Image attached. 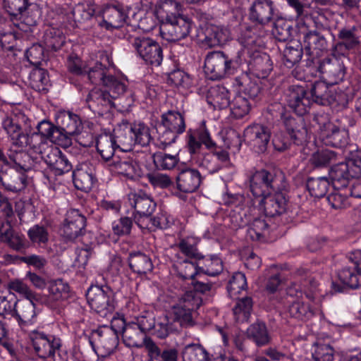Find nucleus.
I'll use <instances>...</instances> for the list:
<instances>
[{
	"instance_id": "nucleus-51",
	"label": "nucleus",
	"mask_w": 361,
	"mask_h": 361,
	"mask_svg": "<svg viewBox=\"0 0 361 361\" xmlns=\"http://www.w3.org/2000/svg\"><path fill=\"white\" fill-rule=\"evenodd\" d=\"M199 269L200 272L211 276H214L219 274L223 271V262L219 257L212 255L204 257L202 260L199 262Z\"/></svg>"
},
{
	"instance_id": "nucleus-52",
	"label": "nucleus",
	"mask_w": 361,
	"mask_h": 361,
	"mask_svg": "<svg viewBox=\"0 0 361 361\" xmlns=\"http://www.w3.org/2000/svg\"><path fill=\"white\" fill-rule=\"evenodd\" d=\"M97 7L91 4H78L75 5L70 15L75 23H82L90 19L96 13Z\"/></svg>"
},
{
	"instance_id": "nucleus-46",
	"label": "nucleus",
	"mask_w": 361,
	"mask_h": 361,
	"mask_svg": "<svg viewBox=\"0 0 361 361\" xmlns=\"http://www.w3.org/2000/svg\"><path fill=\"white\" fill-rule=\"evenodd\" d=\"M96 335L98 336V344L104 350L105 355H109L116 348L118 344V336L115 331L109 328L99 330Z\"/></svg>"
},
{
	"instance_id": "nucleus-64",
	"label": "nucleus",
	"mask_w": 361,
	"mask_h": 361,
	"mask_svg": "<svg viewBox=\"0 0 361 361\" xmlns=\"http://www.w3.org/2000/svg\"><path fill=\"white\" fill-rule=\"evenodd\" d=\"M246 287L247 281L245 274L241 272H235L229 281L227 289L230 296L234 297L241 290H245Z\"/></svg>"
},
{
	"instance_id": "nucleus-19",
	"label": "nucleus",
	"mask_w": 361,
	"mask_h": 361,
	"mask_svg": "<svg viewBox=\"0 0 361 361\" xmlns=\"http://www.w3.org/2000/svg\"><path fill=\"white\" fill-rule=\"evenodd\" d=\"M273 192L261 197L259 202V210L268 216L280 215L286 209V200L283 194L277 190Z\"/></svg>"
},
{
	"instance_id": "nucleus-56",
	"label": "nucleus",
	"mask_w": 361,
	"mask_h": 361,
	"mask_svg": "<svg viewBox=\"0 0 361 361\" xmlns=\"http://www.w3.org/2000/svg\"><path fill=\"white\" fill-rule=\"evenodd\" d=\"M49 82L47 73L44 69L33 70L30 74V85L37 92H47Z\"/></svg>"
},
{
	"instance_id": "nucleus-41",
	"label": "nucleus",
	"mask_w": 361,
	"mask_h": 361,
	"mask_svg": "<svg viewBox=\"0 0 361 361\" xmlns=\"http://www.w3.org/2000/svg\"><path fill=\"white\" fill-rule=\"evenodd\" d=\"M131 123L123 121L114 129V135L119 147H123V150H129L134 145L133 134Z\"/></svg>"
},
{
	"instance_id": "nucleus-63",
	"label": "nucleus",
	"mask_w": 361,
	"mask_h": 361,
	"mask_svg": "<svg viewBox=\"0 0 361 361\" xmlns=\"http://www.w3.org/2000/svg\"><path fill=\"white\" fill-rule=\"evenodd\" d=\"M272 33L277 40L285 42L291 36V25L284 19L278 18L274 23Z\"/></svg>"
},
{
	"instance_id": "nucleus-18",
	"label": "nucleus",
	"mask_w": 361,
	"mask_h": 361,
	"mask_svg": "<svg viewBox=\"0 0 361 361\" xmlns=\"http://www.w3.org/2000/svg\"><path fill=\"white\" fill-rule=\"evenodd\" d=\"M0 182L4 188L11 192H19L27 185L25 172L8 166L0 170Z\"/></svg>"
},
{
	"instance_id": "nucleus-17",
	"label": "nucleus",
	"mask_w": 361,
	"mask_h": 361,
	"mask_svg": "<svg viewBox=\"0 0 361 361\" xmlns=\"http://www.w3.org/2000/svg\"><path fill=\"white\" fill-rule=\"evenodd\" d=\"M244 136L248 145L257 153H263L270 141L269 129L261 124H252L247 126L244 131Z\"/></svg>"
},
{
	"instance_id": "nucleus-54",
	"label": "nucleus",
	"mask_w": 361,
	"mask_h": 361,
	"mask_svg": "<svg viewBox=\"0 0 361 361\" xmlns=\"http://www.w3.org/2000/svg\"><path fill=\"white\" fill-rule=\"evenodd\" d=\"M182 357L183 361H209L206 350L199 344L185 346Z\"/></svg>"
},
{
	"instance_id": "nucleus-30",
	"label": "nucleus",
	"mask_w": 361,
	"mask_h": 361,
	"mask_svg": "<svg viewBox=\"0 0 361 361\" xmlns=\"http://www.w3.org/2000/svg\"><path fill=\"white\" fill-rule=\"evenodd\" d=\"M35 300L29 299L16 300L11 317L15 318L19 324L32 322L35 317Z\"/></svg>"
},
{
	"instance_id": "nucleus-59",
	"label": "nucleus",
	"mask_w": 361,
	"mask_h": 361,
	"mask_svg": "<svg viewBox=\"0 0 361 361\" xmlns=\"http://www.w3.org/2000/svg\"><path fill=\"white\" fill-rule=\"evenodd\" d=\"M153 161L159 169L162 170H171L177 165L179 161V158L177 155L158 152L154 154Z\"/></svg>"
},
{
	"instance_id": "nucleus-37",
	"label": "nucleus",
	"mask_w": 361,
	"mask_h": 361,
	"mask_svg": "<svg viewBox=\"0 0 361 361\" xmlns=\"http://www.w3.org/2000/svg\"><path fill=\"white\" fill-rule=\"evenodd\" d=\"M128 264L130 269L138 275H145L153 269L150 257L140 252H132L129 255Z\"/></svg>"
},
{
	"instance_id": "nucleus-49",
	"label": "nucleus",
	"mask_w": 361,
	"mask_h": 361,
	"mask_svg": "<svg viewBox=\"0 0 361 361\" xmlns=\"http://www.w3.org/2000/svg\"><path fill=\"white\" fill-rule=\"evenodd\" d=\"M171 224L170 217L166 213L161 212L154 217H149L145 222L143 220H138V226L141 229L154 231L157 228L164 229Z\"/></svg>"
},
{
	"instance_id": "nucleus-13",
	"label": "nucleus",
	"mask_w": 361,
	"mask_h": 361,
	"mask_svg": "<svg viewBox=\"0 0 361 361\" xmlns=\"http://www.w3.org/2000/svg\"><path fill=\"white\" fill-rule=\"evenodd\" d=\"M39 154L56 175L68 173L73 168L66 156L58 147L42 144L39 146Z\"/></svg>"
},
{
	"instance_id": "nucleus-21",
	"label": "nucleus",
	"mask_w": 361,
	"mask_h": 361,
	"mask_svg": "<svg viewBox=\"0 0 361 361\" xmlns=\"http://www.w3.org/2000/svg\"><path fill=\"white\" fill-rule=\"evenodd\" d=\"M275 8L271 0H257L250 8L249 19L259 25H267L275 18Z\"/></svg>"
},
{
	"instance_id": "nucleus-15",
	"label": "nucleus",
	"mask_w": 361,
	"mask_h": 361,
	"mask_svg": "<svg viewBox=\"0 0 361 361\" xmlns=\"http://www.w3.org/2000/svg\"><path fill=\"white\" fill-rule=\"evenodd\" d=\"M333 51L332 56L324 59L318 67L322 78L329 85L341 82L345 75V67L343 62Z\"/></svg>"
},
{
	"instance_id": "nucleus-6",
	"label": "nucleus",
	"mask_w": 361,
	"mask_h": 361,
	"mask_svg": "<svg viewBox=\"0 0 361 361\" xmlns=\"http://www.w3.org/2000/svg\"><path fill=\"white\" fill-rule=\"evenodd\" d=\"M202 303V299L192 292H186L180 302L174 306L170 316L176 323L178 331L180 328H188L195 325L194 310Z\"/></svg>"
},
{
	"instance_id": "nucleus-53",
	"label": "nucleus",
	"mask_w": 361,
	"mask_h": 361,
	"mask_svg": "<svg viewBox=\"0 0 361 361\" xmlns=\"http://www.w3.org/2000/svg\"><path fill=\"white\" fill-rule=\"evenodd\" d=\"M229 106L231 114L236 118H241L247 115L251 109L249 99L242 94L236 95Z\"/></svg>"
},
{
	"instance_id": "nucleus-61",
	"label": "nucleus",
	"mask_w": 361,
	"mask_h": 361,
	"mask_svg": "<svg viewBox=\"0 0 361 361\" xmlns=\"http://www.w3.org/2000/svg\"><path fill=\"white\" fill-rule=\"evenodd\" d=\"M27 235L32 243L45 245L49 241V232L47 227L36 224L28 230Z\"/></svg>"
},
{
	"instance_id": "nucleus-43",
	"label": "nucleus",
	"mask_w": 361,
	"mask_h": 361,
	"mask_svg": "<svg viewBox=\"0 0 361 361\" xmlns=\"http://www.w3.org/2000/svg\"><path fill=\"white\" fill-rule=\"evenodd\" d=\"M96 147L98 152L104 160L113 157L116 147H120L114 135L110 134L101 135L97 137Z\"/></svg>"
},
{
	"instance_id": "nucleus-58",
	"label": "nucleus",
	"mask_w": 361,
	"mask_h": 361,
	"mask_svg": "<svg viewBox=\"0 0 361 361\" xmlns=\"http://www.w3.org/2000/svg\"><path fill=\"white\" fill-rule=\"evenodd\" d=\"M135 145L147 146L152 139L149 128L142 123H131Z\"/></svg>"
},
{
	"instance_id": "nucleus-16",
	"label": "nucleus",
	"mask_w": 361,
	"mask_h": 361,
	"mask_svg": "<svg viewBox=\"0 0 361 361\" xmlns=\"http://www.w3.org/2000/svg\"><path fill=\"white\" fill-rule=\"evenodd\" d=\"M285 97L289 107L299 116L307 113L312 105L308 92L301 85L290 86L286 92Z\"/></svg>"
},
{
	"instance_id": "nucleus-27",
	"label": "nucleus",
	"mask_w": 361,
	"mask_h": 361,
	"mask_svg": "<svg viewBox=\"0 0 361 361\" xmlns=\"http://www.w3.org/2000/svg\"><path fill=\"white\" fill-rule=\"evenodd\" d=\"M111 170L128 179H136L141 176L142 171L140 166L132 158L115 157L111 164Z\"/></svg>"
},
{
	"instance_id": "nucleus-7",
	"label": "nucleus",
	"mask_w": 361,
	"mask_h": 361,
	"mask_svg": "<svg viewBox=\"0 0 361 361\" xmlns=\"http://www.w3.org/2000/svg\"><path fill=\"white\" fill-rule=\"evenodd\" d=\"M314 121L318 125L321 139L326 145L343 147L348 144V132L331 123L326 114H315Z\"/></svg>"
},
{
	"instance_id": "nucleus-1",
	"label": "nucleus",
	"mask_w": 361,
	"mask_h": 361,
	"mask_svg": "<svg viewBox=\"0 0 361 361\" xmlns=\"http://www.w3.org/2000/svg\"><path fill=\"white\" fill-rule=\"evenodd\" d=\"M2 127L8 135L11 147L16 148L14 151L9 149V166L25 173L35 168V159L23 151V149L29 147L39 154V146L34 143L38 135L31 133L30 118L23 112L18 111L3 119Z\"/></svg>"
},
{
	"instance_id": "nucleus-48",
	"label": "nucleus",
	"mask_w": 361,
	"mask_h": 361,
	"mask_svg": "<svg viewBox=\"0 0 361 361\" xmlns=\"http://www.w3.org/2000/svg\"><path fill=\"white\" fill-rule=\"evenodd\" d=\"M176 323H174L169 315L160 317L154 321L152 334L159 338H165L170 334L178 331Z\"/></svg>"
},
{
	"instance_id": "nucleus-32",
	"label": "nucleus",
	"mask_w": 361,
	"mask_h": 361,
	"mask_svg": "<svg viewBox=\"0 0 361 361\" xmlns=\"http://www.w3.org/2000/svg\"><path fill=\"white\" fill-rule=\"evenodd\" d=\"M326 82H315L310 92H307L313 102L325 106L329 105L336 100L331 90L328 87Z\"/></svg>"
},
{
	"instance_id": "nucleus-31",
	"label": "nucleus",
	"mask_w": 361,
	"mask_h": 361,
	"mask_svg": "<svg viewBox=\"0 0 361 361\" xmlns=\"http://www.w3.org/2000/svg\"><path fill=\"white\" fill-rule=\"evenodd\" d=\"M207 101L214 109L226 108L231 102L230 92L224 86L211 87L207 95Z\"/></svg>"
},
{
	"instance_id": "nucleus-22",
	"label": "nucleus",
	"mask_w": 361,
	"mask_h": 361,
	"mask_svg": "<svg viewBox=\"0 0 361 361\" xmlns=\"http://www.w3.org/2000/svg\"><path fill=\"white\" fill-rule=\"evenodd\" d=\"M88 107L94 113L99 115L110 111L114 106L112 97L107 90L99 88L92 89L86 98Z\"/></svg>"
},
{
	"instance_id": "nucleus-10",
	"label": "nucleus",
	"mask_w": 361,
	"mask_h": 361,
	"mask_svg": "<svg viewBox=\"0 0 361 361\" xmlns=\"http://www.w3.org/2000/svg\"><path fill=\"white\" fill-rule=\"evenodd\" d=\"M130 42L137 55L146 63L159 66L163 60L161 46L154 39L144 36H131Z\"/></svg>"
},
{
	"instance_id": "nucleus-29",
	"label": "nucleus",
	"mask_w": 361,
	"mask_h": 361,
	"mask_svg": "<svg viewBox=\"0 0 361 361\" xmlns=\"http://www.w3.org/2000/svg\"><path fill=\"white\" fill-rule=\"evenodd\" d=\"M161 128L172 130L175 133L182 134L186 128L183 114L175 110H169L162 114L159 130H161Z\"/></svg>"
},
{
	"instance_id": "nucleus-8",
	"label": "nucleus",
	"mask_w": 361,
	"mask_h": 361,
	"mask_svg": "<svg viewBox=\"0 0 361 361\" xmlns=\"http://www.w3.org/2000/svg\"><path fill=\"white\" fill-rule=\"evenodd\" d=\"M86 297L90 307L102 317H106L114 310L112 293L108 287L92 286Z\"/></svg>"
},
{
	"instance_id": "nucleus-55",
	"label": "nucleus",
	"mask_w": 361,
	"mask_h": 361,
	"mask_svg": "<svg viewBox=\"0 0 361 361\" xmlns=\"http://www.w3.org/2000/svg\"><path fill=\"white\" fill-rule=\"evenodd\" d=\"M329 186V182L325 177L309 178L307 181V188L310 195L317 198L326 195Z\"/></svg>"
},
{
	"instance_id": "nucleus-26",
	"label": "nucleus",
	"mask_w": 361,
	"mask_h": 361,
	"mask_svg": "<svg viewBox=\"0 0 361 361\" xmlns=\"http://www.w3.org/2000/svg\"><path fill=\"white\" fill-rule=\"evenodd\" d=\"M201 183L200 173L194 169L187 168L180 171L176 177L177 189L185 193L195 192Z\"/></svg>"
},
{
	"instance_id": "nucleus-24",
	"label": "nucleus",
	"mask_w": 361,
	"mask_h": 361,
	"mask_svg": "<svg viewBox=\"0 0 361 361\" xmlns=\"http://www.w3.org/2000/svg\"><path fill=\"white\" fill-rule=\"evenodd\" d=\"M338 38L339 42L335 44L333 49L338 55H345L349 50L355 48L360 43L357 28L355 26L341 28L338 32Z\"/></svg>"
},
{
	"instance_id": "nucleus-9",
	"label": "nucleus",
	"mask_w": 361,
	"mask_h": 361,
	"mask_svg": "<svg viewBox=\"0 0 361 361\" xmlns=\"http://www.w3.org/2000/svg\"><path fill=\"white\" fill-rule=\"evenodd\" d=\"M283 176H279L267 170L256 171L250 178V190L253 196L261 197L272 191L281 189L279 182Z\"/></svg>"
},
{
	"instance_id": "nucleus-4",
	"label": "nucleus",
	"mask_w": 361,
	"mask_h": 361,
	"mask_svg": "<svg viewBox=\"0 0 361 361\" xmlns=\"http://www.w3.org/2000/svg\"><path fill=\"white\" fill-rule=\"evenodd\" d=\"M29 338L34 353L44 361H68V355L61 350V341L54 335L39 330L32 331Z\"/></svg>"
},
{
	"instance_id": "nucleus-62",
	"label": "nucleus",
	"mask_w": 361,
	"mask_h": 361,
	"mask_svg": "<svg viewBox=\"0 0 361 361\" xmlns=\"http://www.w3.org/2000/svg\"><path fill=\"white\" fill-rule=\"evenodd\" d=\"M268 224L262 219H255L247 231V237L252 240H260L266 234Z\"/></svg>"
},
{
	"instance_id": "nucleus-50",
	"label": "nucleus",
	"mask_w": 361,
	"mask_h": 361,
	"mask_svg": "<svg viewBox=\"0 0 361 361\" xmlns=\"http://www.w3.org/2000/svg\"><path fill=\"white\" fill-rule=\"evenodd\" d=\"M252 70L258 78H264L272 70V63L269 55L257 54L250 62Z\"/></svg>"
},
{
	"instance_id": "nucleus-35",
	"label": "nucleus",
	"mask_w": 361,
	"mask_h": 361,
	"mask_svg": "<svg viewBox=\"0 0 361 361\" xmlns=\"http://www.w3.org/2000/svg\"><path fill=\"white\" fill-rule=\"evenodd\" d=\"M297 274L300 276H302L304 274L305 276L304 278H302L300 285L298 286L296 283H294L293 286L288 288V294L290 297H293L294 295V291L298 292V289H300V293L303 291L307 298L310 300H314L317 297L316 290L318 286L317 281L307 276V274L304 270H299Z\"/></svg>"
},
{
	"instance_id": "nucleus-34",
	"label": "nucleus",
	"mask_w": 361,
	"mask_h": 361,
	"mask_svg": "<svg viewBox=\"0 0 361 361\" xmlns=\"http://www.w3.org/2000/svg\"><path fill=\"white\" fill-rule=\"evenodd\" d=\"M247 338L253 341L258 347L269 344L271 336L267 325L263 322H256L252 324L246 331Z\"/></svg>"
},
{
	"instance_id": "nucleus-25",
	"label": "nucleus",
	"mask_w": 361,
	"mask_h": 361,
	"mask_svg": "<svg viewBox=\"0 0 361 361\" xmlns=\"http://www.w3.org/2000/svg\"><path fill=\"white\" fill-rule=\"evenodd\" d=\"M57 123L60 126V131L62 130L66 135H78V140L84 146H88L89 143H82L81 135H79L82 128V122L79 116L70 111L61 112L58 118Z\"/></svg>"
},
{
	"instance_id": "nucleus-28",
	"label": "nucleus",
	"mask_w": 361,
	"mask_h": 361,
	"mask_svg": "<svg viewBox=\"0 0 361 361\" xmlns=\"http://www.w3.org/2000/svg\"><path fill=\"white\" fill-rule=\"evenodd\" d=\"M230 38L228 29L214 25H210L204 31V38L201 39L202 46L208 48L225 44Z\"/></svg>"
},
{
	"instance_id": "nucleus-5",
	"label": "nucleus",
	"mask_w": 361,
	"mask_h": 361,
	"mask_svg": "<svg viewBox=\"0 0 361 361\" xmlns=\"http://www.w3.org/2000/svg\"><path fill=\"white\" fill-rule=\"evenodd\" d=\"M240 62L230 59L221 51L208 54L204 60V72L211 80H219L235 73Z\"/></svg>"
},
{
	"instance_id": "nucleus-23",
	"label": "nucleus",
	"mask_w": 361,
	"mask_h": 361,
	"mask_svg": "<svg viewBox=\"0 0 361 361\" xmlns=\"http://www.w3.org/2000/svg\"><path fill=\"white\" fill-rule=\"evenodd\" d=\"M300 32L303 35V47L306 53L312 56L318 57L327 49L325 37L316 31H308L303 26Z\"/></svg>"
},
{
	"instance_id": "nucleus-60",
	"label": "nucleus",
	"mask_w": 361,
	"mask_h": 361,
	"mask_svg": "<svg viewBox=\"0 0 361 361\" xmlns=\"http://www.w3.org/2000/svg\"><path fill=\"white\" fill-rule=\"evenodd\" d=\"M127 82V80L118 79L111 74L103 86L106 88V90L110 93L112 99H114L126 92Z\"/></svg>"
},
{
	"instance_id": "nucleus-38",
	"label": "nucleus",
	"mask_w": 361,
	"mask_h": 361,
	"mask_svg": "<svg viewBox=\"0 0 361 361\" xmlns=\"http://www.w3.org/2000/svg\"><path fill=\"white\" fill-rule=\"evenodd\" d=\"M144 345L147 351L149 361H176L177 351L175 349L164 350L161 353L158 346L152 339L145 338Z\"/></svg>"
},
{
	"instance_id": "nucleus-2",
	"label": "nucleus",
	"mask_w": 361,
	"mask_h": 361,
	"mask_svg": "<svg viewBox=\"0 0 361 361\" xmlns=\"http://www.w3.org/2000/svg\"><path fill=\"white\" fill-rule=\"evenodd\" d=\"M186 147L191 160L197 166L213 173L230 164L227 151L216 147L209 131L204 127L189 129L186 135Z\"/></svg>"
},
{
	"instance_id": "nucleus-45",
	"label": "nucleus",
	"mask_w": 361,
	"mask_h": 361,
	"mask_svg": "<svg viewBox=\"0 0 361 361\" xmlns=\"http://www.w3.org/2000/svg\"><path fill=\"white\" fill-rule=\"evenodd\" d=\"M48 290V301L51 303L64 300L69 296V286L62 279L50 281Z\"/></svg>"
},
{
	"instance_id": "nucleus-42",
	"label": "nucleus",
	"mask_w": 361,
	"mask_h": 361,
	"mask_svg": "<svg viewBox=\"0 0 361 361\" xmlns=\"http://www.w3.org/2000/svg\"><path fill=\"white\" fill-rule=\"evenodd\" d=\"M30 121L31 123V133H36L38 135V138L34 140V143L37 146L45 144L42 142V137L49 138L53 142L57 141L59 135L61 133L59 128L54 126L50 122L43 121L37 124V132H35L32 129V121L30 119Z\"/></svg>"
},
{
	"instance_id": "nucleus-12",
	"label": "nucleus",
	"mask_w": 361,
	"mask_h": 361,
	"mask_svg": "<svg viewBox=\"0 0 361 361\" xmlns=\"http://www.w3.org/2000/svg\"><path fill=\"white\" fill-rule=\"evenodd\" d=\"M86 218L79 210L69 209L60 227V235L66 242H74L84 233Z\"/></svg>"
},
{
	"instance_id": "nucleus-11",
	"label": "nucleus",
	"mask_w": 361,
	"mask_h": 361,
	"mask_svg": "<svg viewBox=\"0 0 361 361\" xmlns=\"http://www.w3.org/2000/svg\"><path fill=\"white\" fill-rule=\"evenodd\" d=\"M115 66L111 56L102 52L99 60H90L87 62L85 73L92 84L104 85L106 80L113 74Z\"/></svg>"
},
{
	"instance_id": "nucleus-40",
	"label": "nucleus",
	"mask_w": 361,
	"mask_h": 361,
	"mask_svg": "<svg viewBox=\"0 0 361 361\" xmlns=\"http://www.w3.org/2000/svg\"><path fill=\"white\" fill-rule=\"evenodd\" d=\"M75 187L82 191L88 192L93 186L94 178L86 165L76 169L73 172Z\"/></svg>"
},
{
	"instance_id": "nucleus-44",
	"label": "nucleus",
	"mask_w": 361,
	"mask_h": 361,
	"mask_svg": "<svg viewBox=\"0 0 361 361\" xmlns=\"http://www.w3.org/2000/svg\"><path fill=\"white\" fill-rule=\"evenodd\" d=\"M351 172L352 169L347 159L345 162L334 166L330 170L329 176L334 183L337 182L341 186H346L350 179L355 178Z\"/></svg>"
},
{
	"instance_id": "nucleus-20",
	"label": "nucleus",
	"mask_w": 361,
	"mask_h": 361,
	"mask_svg": "<svg viewBox=\"0 0 361 361\" xmlns=\"http://www.w3.org/2000/svg\"><path fill=\"white\" fill-rule=\"evenodd\" d=\"M102 21L99 23L101 27L106 30L118 29L128 21V16L123 7L121 5L106 6L102 11Z\"/></svg>"
},
{
	"instance_id": "nucleus-36",
	"label": "nucleus",
	"mask_w": 361,
	"mask_h": 361,
	"mask_svg": "<svg viewBox=\"0 0 361 361\" xmlns=\"http://www.w3.org/2000/svg\"><path fill=\"white\" fill-rule=\"evenodd\" d=\"M0 240L10 247L20 250L25 247V238L23 235L13 233L8 221H0Z\"/></svg>"
},
{
	"instance_id": "nucleus-3",
	"label": "nucleus",
	"mask_w": 361,
	"mask_h": 361,
	"mask_svg": "<svg viewBox=\"0 0 361 361\" xmlns=\"http://www.w3.org/2000/svg\"><path fill=\"white\" fill-rule=\"evenodd\" d=\"M181 5L174 0H164L157 6L156 14L161 25L160 33L169 42L185 38L190 32L192 22L180 13Z\"/></svg>"
},
{
	"instance_id": "nucleus-57",
	"label": "nucleus",
	"mask_w": 361,
	"mask_h": 361,
	"mask_svg": "<svg viewBox=\"0 0 361 361\" xmlns=\"http://www.w3.org/2000/svg\"><path fill=\"white\" fill-rule=\"evenodd\" d=\"M252 308V301L250 298L246 297L239 300L233 309L235 320L238 322H244L249 319Z\"/></svg>"
},
{
	"instance_id": "nucleus-39",
	"label": "nucleus",
	"mask_w": 361,
	"mask_h": 361,
	"mask_svg": "<svg viewBox=\"0 0 361 361\" xmlns=\"http://www.w3.org/2000/svg\"><path fill=\"white\" fill-rule=\"evenodd\" d=\"M289 303L286 310L287 316L298 320L305 321L310 319L314 312L308 305H305L299 300H289Z\"/></svg>"
},
{
	"instance_id": "nucleus-14",
	"label": "nucleus",
	"mask_w": 361,
	"mask_h": 361,
	"mask_svg": "<svg viewBox=\"0 0 361 361\" xmlns=\"http://www.w3.org/2000/svg\"><path fill=\"white\" fill-rule=\"evenodd\" d=\"M128 202L134 208L136 214H133L134 222L138 226V220L144 222L152 216L157 207V202L152 195L142 190L132 192L128 195Z\"/></svg>"
},
{
	"instance_id": "nucleus-47",
	"label": "nucleus",
	"mask_w": 361,
	"mask_h": 361,
	"mask_svg": "<svg viewBox=\"0 0 361 361\" xmlns=\"http://www.w3.org/2000/svg\"><path fill=\"white\" fill-rule=\"evenodd\" d=\"M122 336L127 345L140 347L143 333L132 320H127L126 326L122 329Z\"/></svg>"
},
{
	"instance_id": "nucleus-33",
	"label": "nucleus",
	"mask_w": 361,
	"mask_h": 361,
	"mask_svg": "<svg viewBox=\"0 0 361 361\" xmlns=\"http://www.w3.org/2000/svg\"><path fill=\"white\" fill-rule=\"evenodd\" d=\"M285 126L288 134L295 144L300 145L306 142L308 135L307 130L301 118L298 120L288 118L285 121Z\"/></svg>"
}]
</instances>
